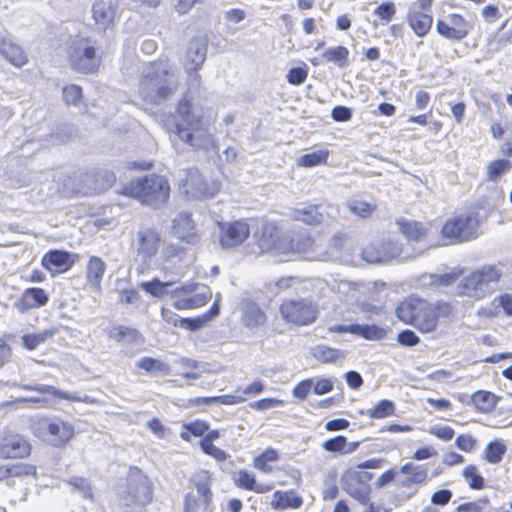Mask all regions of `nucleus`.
<instances>
[{"mask_svg": "<svg viewBox=\"0 0 512 512\" xmlns=\"http://www.w3.org/2000/svg\"><path fill=\"white\" fill-rule=\"evenodd\" d=\"M169 133L194 150H208L214 146V137L202 114L195 111L192 97L182 96L174 113L164 120Z\"/></svg>", "mask_w": 512, "mask_h": 512, "instance_id": "obj_1", "label": "nucleus"}, {"mask_svg": "<svg viewBox=\"0 0 512 512\" xmlns=\"http://www.w3.org/2000/svg\"><path fill=\"white\" fill-rule=\"evenodd\" d=\"M397 319L414 327L421 334L434 333L441 319H451L455 307L445 300L429 301L417 295H409L401 300L395 308Z\"/></svg>", "mask_w": 512, "mask_h": 512, "instance_id": "obj_2", "label": "nucleus"}, {"mask_svg": "<svg viewBox=\"0 0 512 512\" xmlns=\"http://www.w3.org/2000/svg\"><path fill=\"white\" fill-rule=\"evenodd\" d=\"M117 194L135 199L153 209H159L168 204L171 186L165 175L150 173L124 183L117 190Z\"/></svg>", "mask_w": 512, "mask_h": 512, "instance_id": "obj_3", "label": "nucleus"}, {"mask_svg": "<svg viewBox=\"0 0 512 512\" xmlns=\"http://www.w3.org/2000/svg\"><path fill=\"white\" fill-rule=\"evenodd\" d=\"M502 277L503 272L498 265H483L461 279L457 284V295L475 301L482 300L494 292V287L499 284Z\"/></svg>", "mask_w": 512, "mask_h": 512, "instance_id": "obj_4", "label": "nucleus"}, {"mask_svg": "<svg viewBox=\"0 0 512 512\" xmlns=\"http://www.w3.org/2000/svg\"><path fill=\"white\" fill-rule=\"evenodd\" d=\"M32 434L54 448H66L76 435L74 425L60 417L40 416L31 423Z\"/></svg>", "mask_w": 512, "mask_h": 512, "instance_id": "obj_5", "label": "nucleus"}, {"mask_svg": "<svg viewBox=\"0 0 512 512\" xmlns=\"http://www.w3.org/2000/svg\"><path fill=\"white\" fill-rule=\"evenodd\" d=\"M278 312L284 324L296 328L311 326L320 316L318 303L310 298H285Z\"/></svg>", "mask_w": 512, "mask_h": 512, "instance_id": "obj_6", "label": "nucleus"}, {"mask_svg": "<svg viewBox=\"0 0 512 512\" xmlns=\"http://www.w3.org/2000/svg\"><path fill=\"white\" fill-rule=\"evenodd\" d=\"M68 62L72 70L80 74H95L101 66V56L88 37L74 40L67 50Z\"/></svg>", "mask_w": 512, "mask_h": 512, "instance_id": "obj_7", "label": "nucleus"}, {"mask_svg": "<svg viewBox=\"0 0 512 512\" xmlns=\"http://www.w3.org/2000/svg\"><path fill=\"white\" fill-rule=\"evenodd\" d=\"M37 466L27 462H16L0 465V483H5L9 488L19 487L17 499H11L10 503L26 501L29 494L28 479L37 480Z\"/></svg>", "mask_w": 512, "mask_h": 512, "instance_id": "obj_8", "label": "nucleus"}, {"mask_svg": "<svg viewBox=\"0 0 512 512\" xmlns=\"http://www.w3.org/2000/svg\"><path fill=\"white\" fill-rule=\"evenodd\" d=\"M127 488L121 496L124 506L144 508L151 504L154 498V487L149 477L136 466L129 468Z\"/></svg>", "mask_w": 512, "mask_h": 512, "instance_id": "obj_9", "label": "nucleus"}, {"mask_svg": "<svg viewBox=\"0 0 512 512\" xmlns=\"http://www.w3.org/2000/svg\"><path fill=\"white\" fill-rule=\"evenodd\" d=\"M116 180L117 177L114 171L109 169H99L95 170L91 174V181L93 183L91 192L85 190L84 186L74 178L68 177L63 182L58 194L63 199H73L89 194H100L113 187Z\"/></svg>", "mask_w": 512, "mask_h": 512, "instance_id": "obj_10", "label": "nucleus"}, {"mask_svg": "<svg viewBox=\"0 0 512 512\" xmlns=\"http://www.w3.org/2000/svg\"><path fill=\"white\" fill-rule=\"evenodd\" d=\"M177 189L187 200L206 199L214 197L219 192L220 184L204 178L197 168H188L184 170Z\"/></svg>", "mask_w": 512, "mask_h": 512, "instance_id": "obj_11", "label": "nucleus"}, {"mask_svg": "<svg viewBox=\"0 0 512 512\" xmlns=\"http://www.w3.org/2000/svg\"><path fill=\"white\" fill-rule=\"evenodd\" d=\"M211 482V473L207 470H200L190 478L197 493L188 492L185 495L183 512H203L209 508L213 496Z\"/></svg>", "mask_w": 512, "mask_h": 512, "instance_id": "obj_12", "label": "nucleus"}, {"mask_svg": "<svg viewBox=\"0 0 512 512\" xmlns=\"http://www.w3.org/2000/svg\"><path fill=\"white\" fill-rule=\"evenodd\" d=\"M478 220L471 214H459L445 221L441 234L454 243L469 241L476 237Z\"/></svg>", "mask_w": 512, "mask_h": 512, "instance_id": "obj_13", "label": "nucleus"}, {"mask_svg": "<svg viewBox=\"0 0 512 512\" xmlns=\"http://www.w3.org/2000/svg\"><path fill=\"white\" fill-rule=\"evenodd\" d=\"M198 288V283H187L175 288L171 293V297L175 299L173 307L177 310H194L205 306L212 298V291L205 287L196 292Z\"/></svg>", "mask_w": 512, "mask_h": 512, "instance_id": "obj_14", "label": "nucleus"}, {"mask_svg": "<svg viewBox=\"0 0 512 512\" xmlns=\"http://www.w3.org/2000/svg\"><path fill=\"white\" fill-rule=\"evenodd\" d=\"M32 451V444L24 435L9 429L0 434V459L22 460L29 458Z\"/></svg>", "mask_w": 512, "mask_h": 512, "instance_id": "obj_15", "label": "nucleus"}, {"mask_svg": "<svg viewBox=\"0 0 512 512\" xmlns=\"http://www.w3.org/2000/svg\"><path fill=\"white\" fill-rule=\"evenodd\" d=\"M472 24L460 13H449L436 21V31L445 40L461 42L472 31Z\"/></svg>", "mask_w": 512, "mask_h": 512, "instance_id": "obj_16", "label": "nucleus"}, {"mask_svg": "<svg viewBox=\"0 0 512 512\" xmlns=\"http://www.w3.org/2000/svg\"><path fill=\"white\" fill-rule=\"evenodd\" d=\"M218 239L223 249L241 246L250 236V226L245 219L218 222Z\"/></svg>", "mask_w": 512, "mask_h": 512, "instance_id": "obj_17", "label": "nucleus"}, {"mask_svg": "<svg viewBox=\"0 0 512 512\" xmlns=\"http://www.w3.org/2000/svg\"><path fill=\"white\" fill-rule=\"evenodd\" d=\"M254 237L261 253L276 252L277 254H282L285 238L275 222H264L261 228L255 232Z\"/></svg>", "mask_w": 512, "mask_h": 512, "instance_id": "obj_18", "label": "nucleus"}, {"mask_svg": "<svg viewBox=\"0 0 512 512\" xmlns=\"http://www.w3.org/2000/svg\"><path fill=\"white\" fill-rule=\"evenodd\" d=\"M372 475L367 472L350 471L343 476V489L359 503L366 505L370 501L371 487L368 481Z\"/></svg>", "mask_w": 512, "mask_h": 512, "instance_id": "obj_19", "label": "nucleus"}, {"mask_svg": "<svg viewBox=\"0 0 512 512\" xmlns=\"http://www.w3.org/2000/svg\"><path fill=\"white\" fill-rule=\"evenodd\" d=\"M79 254L61 249H51L41 258L42 267L51 276L68 272L78 261Z\"/></svg>", "mask_w": 512, "mask_h": 512, "instance_id": "obj_20", "label": "nucleus"}, {"mask_svg": "<svg viewBox=\"0 0 512 512\" xmlns=\"http://www.w3.org/2000/svg\"><path fill=\"white\" fill-rule=\"evenodd\" d=\"M135 247L137 255L142 259L154 257L162 244L161 233L154 227H143L136 233Z\"/></svg>", "mask_w": 512, "mask_h": 512, "instance_id": "obj_21", "label": "nucleus"}, {"mask_svg": "<svg viewBox=\"0 0 512 512\" xmlns=\"http://www.w3.org/2000/svg\"><path fill=\"white\" fill-rule=\"evenodd\" d=\"M406 21L414 34L422 38L432 29L433 15L431 10H425L412 3L406 14Z\"/></svg>", "mask_w": 512, "mask_h": 512, "instance_id": "obj_22", "label": "nucleus"}, {"mask_svg": "<svg viewBox=\"0 0 512 512\" xmlns=\"http://www.w3.org/2000/svg\"><path fill=\"white\" fill-rule=\"evenodd\" d=\"M399 232L408 242H424L429 239L431 223L399 218L396 220Z\"/></svg>", "mask_w": 512, "mask_h": 512, "instance_id": "obj_23", "label": "nucleus"}, {"mask_svg": "<svg viewBox=\"0 0 512 512\" xmlns=\"http://www.w3.org/2000/svg\"><path fill=\"white\" fill-rule=\"evenodd\" d=\"M172 233L180 241L194 245L199 241L196 224L190 213H180L172 223Z\"/></svg>", "mask_w": 512, "mask_h": 512, "instance_id": "obj_24", "label": "nucleus"}, {"mask_svg": "<svg viewBox=\"0 0 512 512\" xmlns=\"http://www.w3.org/2000/svg\"><path fill=\"white\" fill-rule=\"evenodd\" d=\"M49 302L48 293L41 287H29L23 290L15 303L16 309L25 313L27 311L41 308Z\"/></svg>", "mask_w": 512, "mask_h": 512, "instance_id": "obj_25", "label": "nucleus"}, {"mask_svg": "<svg viewBox=\"0 0 512 512\" xmlns=\"http://www.w3.org/2000/svg\"><path fill=\"white\" fill-rule=\"evenodd\" d=\"M92 17L99 30L111 29L116 18V7L111 0H96L92 8Z\"/></svg>", "mask_w": 512, "mask_h": 512, "instance_id": "obj_26", "label": "nucleus"}, {"mask_svg": "<svg viewBox=\"0 0 512 512\" xmlns=\"http://www.w3.org/2000/svg\"><path fill=\"white\" fill-rule=\"evenodd\" d=\"M0 54L16 68H21L29 62V56L23 47L10 38L0 39Z\"/></svg>", "mask_w": 512, "mask_h": 512, "instance_id": "obj_27", "label": "nucleus"}, {"mask_svg": "<svg viewBox=\"0 0 512 512\" xmlns=\"http://www.w3.org/2000/svg\"><path fill=\"white\" fill-rule=\"evenodd\" d=\"M156 88L155 94L151 96V101L154 103L167 100L174 93V88L169 85L159 86L158 75L155 72H148L142 75L140 80V89L143 93L148 95V92Z\"/></svg>", "mask_w": 512, "mask_h": 512, "instance_id": "obj_28", "label": "nucleus"}, {"mask_svg": "<svg viewBox=\"0 0 512 512\" xmlns=\"http://www.w3.org/2000/svg\"><path fill=\"white\" fill-rule=\"evenodd\" d=\"M106 272V263L98 256L89 257L86 265V285L97 293L102 292V280Z\"/></svg>", "mask_w": 512, "mask_h": 512, "instance_id": "obj_29", "label": "nucleus"}, {"mask_svg": "<svg viewBox=\"0 0 512 512\" xmlns=\"http://www.w3.org/2000/svg\"><path fill=\"white\" fill-rule=\"evenodd\" d=\"M234 484L240 489L256 494H265L274 488V485L271 483H257L255 474L245 469H241L236 473Z\"/></svg>", "mask_w": 512, "mask_h": 512, "instance_id": "obj_30", "label": "nucleus"}, {"mask_svg": "<svg viewBox=\"0 0 512 512\" xmlns=\"http://www.w3.org/2000/svg\"><path fill=\"white\" fill-rule=\"evenodd\" d=\"M315 240L308 234H298L289 239H285L282 254L306 255L314 251Z\"/></svg>", "mask_w": 512, "mask_h": 512, "instance_id": "obj_31", "label": "nucleus"}, {"mask_svg": "<svg viewBox=\"0 0 512 512\" xmlns=\"http://www.w3.org/2000/svg\"><path fill=\"white\" fill-rule=\"evenodd\" d=\"M360 442H349L344 435H336L332 438L325 440L322 443L324 451L334 455H347L355 452L359 448Z\"/></svg>", "mask_w": 512, "mask_h": 512, "instance_id": "obj_32", "label": "nucleus"}, {"mask_svg": "<svg viewBox=\"0 0 512 512\" xmlns=\"http://www.w3.org/2000/svg\"><path fill=\"white\" fill-rule=\"evenodd\" d=\"M280 460V452L273 447H267L253 458V467L261 473L271 474Z\"/></svg>", "mask_w": 512, "mask_h": 512, "instance_id": "obj_33", "label": "nucleus"}, {"mask_svg": "<svg viewBox=\"0 0 512 512\" xmlns=\"http://www.w3.org/2000/svg\"><path fill=\"white\" fill-rule=\"evenodd\" d=\"M303 499L296 494L294 490L281 491L277 490L273 493L270 502L271 508L274 510L298 509L302 506Z\"/></svg>", "mask_w": 512, "mask_h": 512, "instance_id": "obj_34", "label": "nucleus"}, {"mask_svg": "<svg viewBox=\"0 0 512 512\" xmlns=\"http://www.w3.org/2000/svg\"><path fill=\"white\" fill-rule=\"evenodd\" d=\"M242 402H245V398L240 395L224 394L219 396L190 398L188 399L186 406L197 407L201 405H212L215 403L222 405H235Z\"/></svg>", "mask_w": 512, "mask_h": 512, "instance_id": "obj_35", "label": "nucleus"}, {"mask_svg": "<svg viewBox=\"0 0 512 512\" xmlns=\"http://www.w3.org/2000/svg\"><path fill=\"white\" fill-rule=\"evenodd\" d=\"M400 472L408 476L405 483L406 486L412 484L422 485L429 479L428 468L426 465H417L412 462H407L401 466Z\"/></svg>", "mask_w": 512, "mask_h": 512, "instance_id": "obj_36", "label": "nucleus"}, {"mask_svg": "<svg viewBox=\"0 0 512 512\" xmlns=\"http://www.w3.org/2000/svg\"><path fill=\"white\" fill-rule=\"evenodd\" d=\"M309 282L310 280L307 278L287 275L276 279L274 287L278 293L306 291Z\"/></svg>", "mask_w": 512, "mask_h": 512, "instance_id": "obj_37", "label": "nucleus"}, {"mask_svg": "<svg viewBox=\"0 0 512 512\" xmlns=\"http://www.w3.org/2000/svg\"><path fill=\"white\" fill-rule=\"evenodd\" d=\"M295 220L307 225H319L324 220V214L321 212L320 205H309L304 208L295 209L293 213Z\"/></svg>", "mask_w": 512, "mask_h": 512, "instance_id": "obj_38", "label": "nucleus"}, {"mask_svg": "<svg viewBox=\"0 0 512 512\" xmlns=\"http://www.w3.org/2000/svg\"><path fill=\"white\" fill-rule=\"evenodd\" d=\"M58 333V328L51 327L41 332L24 334L21 338L22 344L28 351L35 350L47 340L53 338Z\"/></svg>", "mask_w": 512, "mask_h": 512, "instance_id": "obj_39", "label": "nucleus"}, {"mask_svg": "<svg viewBox=\"0 0 512 512\" xmlns=\"http://www.w3.org/2000/svg\"><path fill=\"white\" fill-rule=\"evenodd\" d=\"M471 401L479 412L489 413L497 406L498 397L492 392L479 390L472 395Z\"/></svg>", "mask_w": 512, "mask_h": 512, "instance_id": "obj_40", "label": "nucleus"}, {"mask_svg": "<svg viewBox=\"0 0 512 512\" xmlns=\"http://www.w3.org/2000/svg\"><path fill=\"white\" fill-rule=\"evenodd\" d=\"M207 44L193 41L188 47L186 59L191 70L197 71L206 59Z\"/></svg>", "mask_w": 512, "mask_h": 512, "instance_id": "obj_41", "label": "nucleus"}, {"mask_svg": "<svg viewBox=\"0 0 512 512\" xmlns=\"http://www.w3.org/2000/svg\"><path fill=\"white\" fill-rule=\"evenodd\" d=\"M209 429V424L201 419H196L192 422L184 423L180 432L182 440L189 442L192 437H202Z\"/></svg>", "mask_w": 512, "mask_h": 512, "instance_id": "obj_42", "label": "nucleus"}, {"mask_svg": "<svg viewBox=\"0 0 512 512\" xmlns=\"http://www.w3.org/2000/svg\"><path fill=\"white\" fill-rule=\"evenodd\" d=\"M344 356L345 353L343 351L326 345H318L313 350L314 359L322 364L335 363Z\"/></svg>", "mask_w": 512, "mask_h": 512, "instance_id": "obj_43", "label": "nucleus"}, {"mask_svg": "<svg viewBox=\"0 0 512 512\" xmlns=\"http://www.w3.org/2000/svg\"><path fill=\"white\" fill-rule=\"evenodd\" d=\"M350 52L347 47L339 45L327 49L322 57L327 61L335 64L339 68L348 65Z\"/></svg>", "mask_w": 512, "mask_h": 512, "instance_id": "obj_44", "label": "nucleus"}, {"mask_svg": "<svg viewBox=\"0 0 512 512\" xmlns=\"http://www.w3.org/2000/svg\"><path fill=\"white\" fill-rule=\"evenodd\" d=\"M243 321L247 327H258L266 323L267 316L257 304L249 303L246 306Z\"/></svg>", "mask_w": 512, "mask_h": 512, "instance_id": "obj_45", "label": "nucleus"}, {"mask_svg": "<svg viewBox=\"0 0 512 512\" xmlns=\"http://www.w3.org/2000/svg\"><path fill=\"white\" fill-rule=\"evenodd\" d=\"M330 152L328 149H320L311 153L302 155L297 160L299 167L311 168L327 164Z\"/></svg>", "mask_w": 512, "mask_h": 512, "instance_id": "obj_46", "label": "nucleus"}, {"mask_svg": "<svg viewBox=\"0 0 512 512\" xmlns=\"http://www.w3.org/2000/svg\"><path fill=\"white\" fill-rule=\"evenodd\" d=\"M353 329L354 335L361 336L366 340H381L385 338L387 335V332L384 328L377 326L375 324H355V327Z\"/></svg>", "mask_w": 512, "mask_h": 512, "instance_id": "obj_47", "label": "nucleus"}, {"mask_svg": "<svg viewBox=\"0 0 512 512\" xmlns=\"http://www.w3.org/2000/svg\"><path fill=\"white\" fill-rule=\"evenodd\" d=\"M24 389L27 391L38 392L43 395H49L59 399H65L68 401H79V397L71 395L67 392L58 390L56 387L51 385H25Z\"/></svg>", "mask_w": 512, "mask_h": 512, "instance_id": "obj_48", "label": "nucleus"}, {"mask_svg": "<svg viewBox=\"0 0 512 512\" xmlns=\"http://www.w3.org/2000/svg\"><path fill=\"white\" fill-rule=\"evenodd\" d=\"M512 162L508 159H496L491 161L487 166V179L489 181H497L503 174L510 171Z\"/></svg>", "mask_w": 512, "mask_h": 512, "instance_id": "obj_49", "label": "nucleus"}, {"mask_svg": "<svg viewBox=\"0 0 512 512\" xmlns=\"http://www.w3.org/2000/svg\"><path fill=\"white\" fill-rule=\"evenodd\" d=\"M506 453V446L503 442L495 440L487 444L484 451V459L491 464H498Z\"/></svg>", "mask_w": 512, "mask_h": 512, "instance_id": "obj_50", "label": "nucleus"}, {"mask_svg": "<svg viewBox=\"0 0 512 512\" xmlns=\"http://www.w3.org/2000/svg\"><path fill=\"white\" fill-rule=\"evenodd\" d=\"M395 414V404L388 399L379 401L373 408L367 411L371 419H384Z\"/></svg>", "mask_w": 512, "mask_h": 512, "instance_id": "obj_51", "label": "nucleus"}, {"mask_svg": "<svg viewBox=\"0 0 512 512\" xmlns=\"http://www.w3.org/2000/svg\"><path fill=\"white\" fill-rule=\"evenodd\" d=\"M137 367L143 369L148 373L161 372L164 374L170 373V366L165 362L152 357H143L137 362Z\"/></svg>", "mask_w": 512, "mask_h": 512, "instance_id": "obj_52", "label": "nucleus"}, {"mask_svg": "<svg viewBox=\"0 0 512 512\" xmlns=\"http://www.w3.org/2000/svg\"><path fill=\"white\" fill-rule=\"evenodd\" d=\"M173 282H162L158 278H153L150 281L142 282L140 287L148 294L161 298L167 293V288L171 286Z\"/></svg>", "mask_w": 512, "mask_h": 512, "instance_id": "obj_53", "label": "nucleus"}, {"mask_svg": "<svg viewBox=\"0 0 512 512\" xmlns=\"http://www.w3.org/2000/svg\"><path fill=\"white\" fill-rule=\"evenodd\" d=\"M463 275V269H455L451 272L432 275L431 284L437 287H447L454 284Z\"/></svg>", "mask_w": 512, "mask_h": 512, "instance_id": "obj_54", "label": "nucleus"}, {"mask_svg": "<svg viewBox=\"0 0 512 512\" xmlns=\"http://www.w3.org/2000/svg\"><path fill=\"white\" fill-rule=\"evenodd\" d=\"M463 476L468 482L470 488L481 490L484 488V478L479 474L475 465H468L463 469Z\"/></svg>", "mask_w": 512, "mask_h": 512, "instance_id": "obj_55", "label": "nucleus"}, {"mask_svg": "<svg viewBox=\"0 0 512 512\" xmlns=\"http://www.w3.org/2000/svg\"><path fill=\"white\" fill-rule=\"evenodd\" d=\"M109 337L114 339L117 342H122L126 339L135 340L139 336V332L135 328L127 327V326H115L113 327L109 333Z\"/></svg>", "mask_w": 512, "mask_h": 512, "instance_id": "obj_56", "label": "nucleus"}, {"mask_svg": "<svg viewBox=\"0 0 512 512\" xmlns=\"http://www.w3.org/2000/svg\"><path fill=\"white\" fill-rule=\"evenodd\" d=\"M62 97L63 101L67 105L76 106L81 102L83 98L82 88L76 84L66 85L63 88Z\"/></svg>", "mask_w": 512, "mask_h": 512, "instance_id": "obj_57", "label": "nucleus"}, {"mask_svg": "<svg viewBox=\"0 0 512 512\" xmlns=\"http://www.w3.org/2000/svg\"><path fill=\"white\" fill-rule=\"evenodd\" d=\"M396 5L393 2H384L374 9V15L382 24H388L396 15Z\"/></svg>", "mask_w": 512, "mask_h": 512, "instance_id": "obj_58", "label": "nucleus"}, {"mask_svg": "<svg viewBox=\"0 0 512 512\" xmlns=\"http://www.w3.org/2000/svg\"><path fill=\"white\" fill-rule=\"evenodd\" d=\"M376 206L364 201V200H353L349 204L350 211L362 218H368L374 212Z\"/></svg>", "mask_w": 512, "mask_h": 512, "instance_id": "obj_59", "label": "nucleus"}, {"mask_svg": "<svg viewBox=\"0 0 512 512\" xmlns=\"http://www.w3.org/2000/svg\"><path fill=\"white\" fill-rule=\"evenodd\" d=\"M201 450L218 462H223L228 459L229 455L223 449L217 447L213 443H199Z\"/></svg>", "mask_w": 512, "mask_h": 512, "instance_id": "obj_60", "label": "nucleus"}, {"mask_svg": "<svg viewBox=\"0 0 512 512\" xmlns=\"http://www.w3.org/2000/svg\"><path fill=\"white\" fill-rule=\"evenodd\" d=\"M286 77H287V81L290 84L295 85V86L301 85L306 81V79L308 77V69L305 65H304V67L291 68L288 71Z\"/></svg>", "mask_w": 512, "mask_h": 512, "instance_id": "obj_61", "label": "nucleus"}, {"mask_svg": "<svg viewBox=\"0 0 512 512\" xmlns=\"http://www.w3.org/2000/svg\"><path fill=\"white\" fill-rule=\"evenodd\" d=\"M313 389V379L307 378L295 385L292 394L298 400L304 401Z\"/></svg>", "mask_w": 512, "mask_h": 512, "instance_id": "obj_62", "label": "nucleus"}, {"mask_svg": "<svg viewBox=\"0 0 512 512\" xmlns=\"http://www.w3.org/2000/svg\"><path fill=\"white\" fill-rule=\"evenodd\" d=\"M397 341L405 347H413L420 343V337L411 329H404L397 335Z\"/></svg>", "mask_w": 512, "mask_h": 512, "instance_id": "obj_63", "label": "nucleus"}, {"mask_svg": "<svg viewBox=\"0 0 512 512\" xmlns=\"http://www.w3.org/2000/svg\"><path fill=\"white\" fill-rule=\"evenodd\" d=\"M495 308H502L507 316H512V294L503 293L495 297L492 301Z\"/></svg>", "mask_w": 512, "mask_h": 512, "instance_id": "obj_64", "label": "nucleus"}]
</instances>
